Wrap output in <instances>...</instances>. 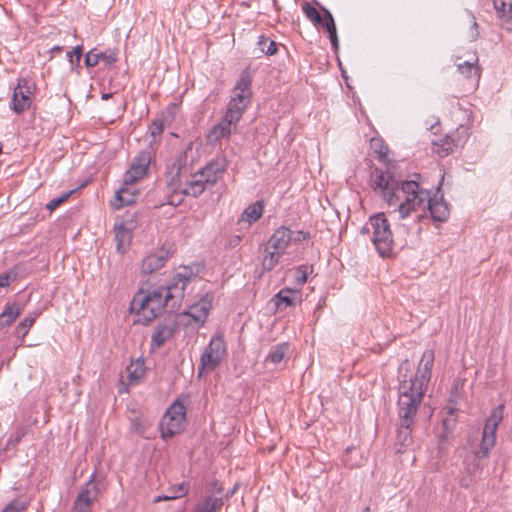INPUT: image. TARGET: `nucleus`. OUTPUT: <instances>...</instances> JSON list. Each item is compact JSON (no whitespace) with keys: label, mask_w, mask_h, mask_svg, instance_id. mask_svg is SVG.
Masks as SVG:
<instances>
[{"label":"nucleus","mask_w":512,"mask_h":512,"mask_svg":"<svg viewBox=\"0 0 512 512\" xmlns=\"http://www.w3.org/2000/svg\"><path fill=\"white\" fill-rule=\"evenodd\" d=\"M372 188L380 190L389 205L401 201L398 211L402 219L423 207L425 202H427L430 217L433 221L445 222L449 217L448 203L444 200L443 195L439 199L436 196L432 198L430 191L420 189L416 181L400 182L393 176L375 168L372 172Z\"/></svg>","instance_id":"1"},{"label":"nucleus","mask_w":512,"mask_h":512,"mask_svg":"<svg viewBox=\"0 0 512 512\" xmlns=\"http://www.w3.org/2000/svg\"><path fill=\"white\" fill-rule=\"evenodd\" d=\"M192 272L187 267H184L181 272H178L173 280L165 287H159L152 292L145 294V296L160 302L167 311L172 313L176 311L184 298V291L186 286L191 281Z\"/></svg>","instance_id":"2"},{"label":"nucleus","mask_w":512,"mask_h":512,"mask_svg":"<svg viewBox=\"0 0 512 512\" xmlns=\"http://www.w3.org/2000/svg\"><path fill=\"white\" fill-rule=\"evenodd\" d=\"M398 392L399 421L415 423V417L425 394L412 388V384H408L406 380H400Z\"/></svg>","instance_id":"3"},{"label":"nucleus","mask_w":512,"mask_h":512,"mask_svg":"<svg viewBox=\"0 0 512 512\" xmlns=\"http://www.w3.org/2000/svg\"><path fill=\"white\" fill-rule=\"evenodd\" d=\"M369 224L373 229L372 242L378 254L382 258L391 257L394 240L389 221L383 213H378L370 217Z\"/></svg>","instance_id":"4"},{"label":"nucleus","mask_w":512,"mask_h":512,"mask_svg":"<svg viewBox=\"0 0 512 512\" xmlns=\"http://www.w3.org/2000/svg\"><path fill=\"white\" fill-rule=\"evenodd\" d=\"M503 410L504 405H498L491 411L489 417L486 419L480 447L474 452L477 459L486 458L491 448L495 445L496 430L503 419Z\"/></svg>","instance_id":"5"},{"label":"nucleus","mask_w":512,"mask_h":512,"mask_svg":"<svg viewBox=\"0 0 512 512\" xmlns=\"http://www.w3.org/2000/svg\"><path fill=\"white\" fill-rule=\"evenodd\" d=\"M227 355V345L223 334L214 335L200 357L199 375L204 370L213 371Z\"/></svg>","instance_id":"6"},{"label":"nucleus","mask_w":512,"mask_h":512,"mask_svg":"<svg viewBox=\"0 0 512 512\" xmlns=\"http://www.w3.org/2000/svg\"><path fill=\"white\" fill-rule=\"evenodd\" d=\"M102 481L95 474L80 488L71 508L72 512H93L92 508L101 494Z\"/></svg>","instance_id":"7"},{"label":"nucleus","mask_w":512,"mask_h":512,"mask_svg":"<svg viewBox=\"0 0 512 512\" xmlns=\"http://www.w3.org/2000/svg\"><path fill=\"white\" fill-rule=\"evenodd\" d=\"M435 354L432 349L423 352L418 368L413 378L407 375H400V380H406L408 384H412V388L425 394L431 379L432 367L434 364Z\"/></svg>","instance_id":"8"},{"label":"nucleus","mask_w":512,"mask_h":512,"mask_svg":"<svg viewBox=\"0 0 512 512\" xmlns=\"http://www.w3.org/2000/svg\"><path fill=\"white\" fill-rule=\"evenodd\" d=\"M164 309L166 307L160 302L145 296L142 292L136 294L131 301V310L137 312L138 316H142L139 321L146 325L156 319Z\"/></svg>","instance_id":"9"},{"label":"nucleus","mask_w":512,"mask_h":512,"mask_svg":"<svg viewBox=\"0 0 512 512\" xmlns=\"http://www.w3.org/2000/svg\"><path fill=\"white\" fill-rule=\"evenodd\" d=\"M153 158V150L148 147L141 150L132 160L129 169L123 176L124 185H133L141 180L148 171V167Z\"/></svg>","instance_id":"10"},{"label":"nucleus","mask_w":512,"mask_h":512,"mask_svg":"<svg viewBox=\"0 0 512 512\" xmlns=\"http://www.w3.org/2000/svg\"><path fill=\"white\" fill-rule=\"evenodd\" d=\"M32 91L28 85V80L20 78L17 86L14 88L10 108L17 114H22L28 110L32 103Z\"/></svg>","instance_id":"11"},{"label":"nucleus","mask_w":512,"mask_h":512,"mask_svg":"<svg viewBox=\"0 0 512 512\" xmlns=\"http://www.w3.org/2000/svg\"><path fill=\"white\" fill-rule=\"evenodd\" d=\"M252 76L248 69L241 71L240 76L232 90L231 100L250 105L252 100Z\"/></svg>","instance_id":"12"},{"label":"nucleus","mask_w":512,"mask_h":512,"mask_svg":"<svg viewBox=\"0 0 512 512\" xmlns=\"http://www.w3.org/2000/svg\"><path fill=\"white\" fill-rule=\"evenodd\" d=\"M211 309V302L205 298H201L197 303L191 305L188 310L181 313V318H188L184 325L195 324L201 326L207 320L209 311Z\"/></svg>","instance_id":"13"},{"label":"nucleus","mask_w":512,"mask_h":512,"mask_svg":"<svg viewBox=\"0 0 512 512\" xmlns=\"http://www.w3.org/2000/svg\"><path fill=\"white\" fill-rule=\"evenodd\" d=\"M467 132L463 127L458 128L454 133L446 135L436 143L437 153L440 157H446L453 153L455 148L462 147L467 140Z\"/></svg>","instance_id":"14"},{"label":"nucleus","mask_w":512,"mask_h":512,"mask_svg":"<svg viewBox=\"0 0 512 512\" xmlns=\"http://www.w3.org/2000/svg\"><path fill=\"white\" fill-rule=\"evenodd\" d=\"M176 327L177 321L172 317L158 322L151 336V347L160 348L163 346L165 342L173 336Z\"/></svg>","instance_id":"15"},{"label":"nucleus","mask_w":512,"mask_h":512,"mask_svg":"<svg viewBox=\"0 0 512 512\" xmlns=\"http://www.w3.org/2000/svg\"><path fill=\"white\" fill-rule=\"evenodd\" d=\"M226 170V162L224 159H215L209 162L195 177H200L207 185H214L221 178Z\"/></svg>","instance_id":"16"},{"label":"nucleus","mask_w":512,"mask_h":512,"mask_svg":"<svg viewBox=\"0 0 512 512\" xmlns=\"http://www.w3.org/2000/svg\"><path fill=\"white\" fill-rule=\"evenodd\" d=\"M170 258L169 250L165 248L157 249L155 252L147 255L141 266V272L143 274H152L161 269Z\"/></svg>","instance_id":"17"},{"label":"nucleus","mask_w":512,"mask_h":512,"mask_svg":"<svg viewBox=\"0 0 512 512\" xmlns=\"http://www.w3.org/2000/svg\"><path fill=\"white\" fill-rule=\"evenodd\" d=\"M302 294L298 289L283 288L275 296L272 301L279 310H283L286 307L296 306L297 303H301Z\"/></svg>","instance_id":"18"},{"label":"nucleus","mask_w":512,"mask_h":512,"mask_svg":"<svg viewBox=\"0 0 512 512\" xmlns=\"http://www.w3.org/2000/svg\"><path fill=\"white\" fill-rule=\"evenodd\" d=\"M292 242V231L286 227L281 226L274 231L268 240V246L278 251L279 253L285 252L288 245Z\"/></svg>","instance_id":"19"},{"label":"nucleus","mask_w":512,"mask_h":512,"mask_svg":"<svg viewBox=\"0 0 512 512\" xmlns=\"http://www.w3.org/2000/svg\"><path fill=\"white\" fill-rule=\"evenodd\" d=\"M413 422L399 421V427L396 434V445L398 446L397 452L403 453L404 450L413 443L412 431L414 427Z\"/></svg>","instance_id":"20"},{"label":"nucleus","mask_w":512,"mask_h":512,"mask_svg":"<svg viewBox=\"0 0 512 512\" xmlns=\"http://www.w3.org/2000/svg\"><path fill=\"white\" fill-rule=\"evenodd\" d=\"M183 423V421L175 419L171 416L163 415L159 423L161 438L163 440H167L180 433L183 429Z\"/></svg>","instance_id":"21"},{"label":"nucleus","mask_w":512,"mask_h":512,"mask_svg":"<svg viewBox=\"0 0 512 512\" xmlns=\"http://www.w3.org/2000/svg\"><path fill=\"white\" fill-rule=\"evenodd\" d=\"M235 123H229L226 121V118L223 117L222 120L213 126L211 131L208 134V141L210 143H217L223 138H229L232 133V127L236 129Z\"/></svg>","instance_id":"22"},{"label":"nucleus","mask_w":512,"mask_h":512,"mask_svg":"<svg viewBox=\"0 0 512 512\" xmlns=\"http://www.w3.org/2000/svg\"><path fill=\"white\" fill-rule=\"evenodd\" d=\"M457 68L467 79L478 83L481 76V68L478 65V57L475 54L469 60L459 63Z\"/></svg>","instance_id":"23"},{"label":"nucleus","mask_w":512,"mask_h":512,"mask_svg":"<svg viewBox=\"0 0 512 512\" xmlns=\"http://www.w3.org/2000/svg\"><path fill=\"white\" fill-rule=\"evenodd\" d=\"M264 207L265 203L263 200H258L247 206L241 214L239 224L247 223L248 226H250L252 223L258 221L263 215Z\"/></svg>","instance_id":"24"},{"label":"nucleus","mask_w":512,"mask_h":512,"mask_svg":"<svg viewBox=\"0 0 512 512\" xmlns=\"http://www.w3.org/2000/svg\"><path fill=\"white\" fill-rule=\"evenodd\" d=\"M132 185H124L116 192L112 206L114 209L119 210L125 205H130L135 202L136 190L132 189Z\"/></svg>","instance_id":"25"},{"label":"nucleus","mask_w":512,"mask_h":512,"mask_svg":"<svg viewBox=\"0 0 512 512\" xmlns=\"http://www.w3.org/2000/svg\"><path fill=\"white\" fill-rule=\"evenodd\" d=\"M248 105H245L243 103H238L235 100H229L227 105V110L224 115L226 118V121L229 123H237L241 120L245 110L247 109Z\"/></svg>","instance_id":"26"},{"label":"nucleus","mask_w":512,"mask_h":512,"mask_svg":"<svg viewBox=\"0 0 512 512\" xmlns=\"http://www.w3.org/2000/svg\"><path fill=\"white\" fill-rule=\"evenodd\" d=\"M21 312L22 309L17 303L7 304L0 314V329L9 327L20 316Z\"/></svg>","instance_id":"27"},{"label":"nucleus","mask_w":512,"mask_h":512,"mask_svg":"<svg viewBox=\"0 0 512 512\" xmlns=\"http://www.w3.org/2000/svg\"><path fill=\"white\" fill-rule=\"evenodd\" d=\"M223 504L222 497L207 495L202 502L195 506L194 512H218L222 508Z\"/></svg>","instance_id":"28"},{"label":"nucleus","mask_w":512,"mask_h":512,"mask_svg":"<svg viewBox=\"0 0 512 512\" xmlns=\"http://www.w3.org/2000/svg\"><path fill=\"white\" fill-rule=\"evenodd\" d=\"M115 230V240L117 242V251L124 253L126 246L129 245L131 240V231L128 229L124 223L116 224L114 227Z\"/></svg>","instance_id":"29"},{"label":"nucleus","mask_w":512,"mask_h":512,"mask_svg":"<svg viewBox=\"0 0 512 512\" xmlns=\"http://www.w3.org/2000/svg\"><path fill=\"white\" fill-rule=\"evenodd\" d=\"M288 351H289L288 343H281V344H277V345L273 346L271 348L269 354L265 358V363L277 366L285 358Z\"/></svg>","instance_id":"30"},{"label":"nucleus","mask_w":512,"mask_h":512,"mask_svg":"<svg viewBox=\"0 0 512 512\" xmlns=\"http://www.w3.org/2000/svg\"><path fill=\"white\" fill-rule=\"evenodd\" d=\"M206 185L207 184L204 182V180H202L200 177L194 176V179L186 184V187L183 188L182 192L185 195L198 197L204 192Z\"/></svg>","instance_id":"31"},{"label":"nucleus","mask_w":512,"mask_h":512,"mask_svg":"<svg viewBox=\"0 0 512 512\" xmlns=\"http://www.w3.org/2000/svg\"><path fill=\"white\" fill-rule=\"evenodd\" d=\"M302 10L304 12V14L306 15V17L312 21L315 25H323V23L325 22V12H323V15H321L319 13V11L314 7L312 6L310 3L308 2H304L302 4Z\"/></svg>","instance_id":"32"},{"label":"nucleus","mask_w":512,"mask_h":512,"mask_svg":"<svg viewBox=\"0 0 512 512\" xmlns=\"http://www.w3.org/2000/svg\"><path fill=\"white\" fill-rule=\"evenodd\" d=\"M165 416H171L175 419H178L180 421H185L186 418V408L184 404L179 401L175 400L166 410L164 413Z\"/></svg>","instance_id":"33"},{"label":"nucleus","mask_w":512,"mask_h":512,"mask_svg":"<svg viewBox=\"0 0 512 512\" xmlns=\"http://www.w3.org/2000/svg\"><path fill=\"white\" fill-rule=\"evenodd\" d=\"M27 433V429L23 426H18L15 428V430L10 434L7 442H6V446H5V450H11V449H15L16 446L20 443V441L22 440V438L26 435Z\"/></svg>","instance_id":"34"},{"label":"nucleus","mask_w":512,"mask_h":512,"mask_svg":"<svg viewBox=\"0 0 512 512\" xmlns=\"http://www.w3.org/2000/svg\"><path fill=\"white\" fill-rule=\"evenodd\" d=\"M313 272V266L308 264L300 265L296 268L294 280L296 284L303 285L307 282L308 276Z\"/></svg>","instance_id":"35"},{"label":"nucleus","mask_w":512,"mask_h":512,"mask_svg":"<svg viewBox=\"0 0 512 512\" xmlns=\"http://www.w3.org/2000/svg\"><path fill=\"white\" fill-rule=\"evenodd\" d=\"M258 46L261 52L266 55H274L277 53L276 42L270 40L268 37L264 35L259 36Z\"/></svg>","instance_id":"36"},{"label":"nucleus","mask_w":512,"mask_h":512,"mask_svg":"<svg viewBox=\"0 0 512 512\" xmlns=\"http://www.w3.org/2000/svg\"><path fill=\"white\" fill-rule=\"evenodd\" d=\"M83 55V46L78 45L71 51H68L66 56L71 65L72 70H77L80 67V61Z\"/></svg>","instance_id":"37"},{"label":"nucleus","mask_w":512,"mask_h":512,"mask_svg":"<svg viewBox=\"0 0 512 512\" xmlns=\"http://www.w3.org/2000/svg\"><path fill=\"white\" fill-rule=\"evenodd\" d=\"M321 11L325 12V22L323 23L322 27H324L328 32L329 38L332 39V37H338L335 21L331 12L325 7H321Z\"/></svg>","instance_id":"38"},{"label":"nucleus","mask_w":512,"mask_h":512,"mask_svg":"<svg viewBox=\"0 0 512 512\" xmlns=\"http://www.w3.org/2000/svg\"><path fill=\"white\" fill-rule=\"evenodd\" d=\"M281 255H283V253H279L276 250L269 251L262 261L263 270L264 271L272 270L279 262Z\"/></svg>","instance_id":"39"},{"label":"nucleus","mask_w":512,"mask_h":512,"mask_svg":"<svg viewBox=\"0 0 512 512\" xmlns=\"http://www.w3.org/2000/svg\"><path fill=\"white\" fill-rule=\"evenodd\" d=\"M494 8L501 17H510L512 3L509 0H493Z\"/></svg>","instance_id":"40"},{"label":"nucleus","mask_w":512,"mask_h":512,"mask_svg":"<svg viewBox=\"0 0 512 512\" xmlns=\"http://www.w3.org/2000/svg\"><path fill=\"white\" fill-rule=\"evenodd\" d=\"M35 322L34 317L24 318L16 327L15 333L18 337L24 338Z\"/></svg>","instance_id":"41"},{"label":"nucleus","mask_w":512,"mask_h":512,"mask_svg":"<svg viewBox=\"0 0 512 512\" xmlns=\"http://www.w3.org/2000/svg\"><path fill=\"white\" fill-rule=\"evenodd\" d=\"M371 148L378 155L379 160L386 159L389 150L382 140L373 138L371 140Z\"/></svg>","instance_id":"42"},{"label":"nucleus","mask_w":512,"mask_h":512,"mask_svg":"<svg viewBox=\"0 0 512 512\" xmlns=\"http://www.w3.org/2000/svg\"><path fill=\"white\" fill-rule=\"evenodd\" d=\"M75 190H71V191H68V192H65L63 193L61 196L57 197V198H54L52 200H50L47 204H46V208L49 210V211H54L57 207H59L62 203L66 202L68 200V198L74 193Z\"/></svg>","instance_id":"43"},{"label":"nucleus","mask_w":512,"mask_h":512,"mask_svg":"<svg viewBox=\"0 0 512 512\" xmlns=\"http://www.w3.org/2000/svg\"><path fill=\"white\" fill-rule=\"evenodd\" d=\"M17 277V272L14 270H9L0 275V287L5 288L10 285L12 280H15Z\"/></svg>","instance_id":"44"},{"label":"nucleus","mask_w":512,"mask_h":512,"mask_svg":"<svg viewBox=\"0 0 512 512\" xmlns=\"http://www.w3.org/2000/svg\"><path fill=\"white\" fill-rule=\"evenodd\" d=\"M99 61V53H95L93 50H91L86 54L84 63L86 67L93 68L98 65Z\"/></svg>","instance_id":"45"},{"label":"nucleus","mask_w":512,"mask_h":512,"mask_svg":"<svg viewBox=\"0 0 512 512\" xmlns=\"http://www.w3.org/2000/svg\"><path fill=\"white\" fill-rule=\"evenodd\" d=\"M25 509L26 503L19 500H13L3 509L2 512H21L22 510Z\"/></svg>","instance_id":"46"},{"label":"nucleus","mask_w":512,"mask_h":512,"mask_svg":"<svg viewBox=\"0 0 512 512\" xmlns=\"http://www.w3.org/2000/svg\"><path fill=\"white\" fill-rule=\"evenodd\" d=\"M147 427L148 424L145 421L141 420L140 418H134L132 420V428L139 435H144Z\"/></svg>","instance_id":"47"},{"label":"nucleus","mask_w":512,"mask_h":512,"mask_svg":"<svg viewBox=\"0 0 512 512\" xmlns=\"http://www.w3.org/2000/svg\"><path fill=\"white\" fill-rule=\"evenodd\" d=\"M100 60H103L106 64L111 65L117 61L116 53L112 50H106L100 52Z\"/></svg>","instance_id":"48"},{"label":"nucleus","mask_w":512,"mask_h":512,"mask_svg":"<svg viewBox=\"0 0 512 512\" xmlns=\"http://www.w3.org/2000/svg\"><path fill=\"white\" fill-rule=\"evenodd\" d=\"M164 129L163 121L159 119H155L152 121L150 126L151 135L153 137L159 136L162 134Z\"/></svg>","instance_id":"49"},{"label":"nucleus","mask_w":512,"mask_h":512,"mask_svg":"<svg viewBox=\"0 0 512 512\" xmlns=\"http://www.w3.org/2000/svg\"><path fill=\"white\" fill-rule=\"evenodd\" d=\"M127 371L131 383L139 380L143 376V369L135 368L134 370H131L130 366L127 368Z\"/></svg>","instance_id":"50"},{"label":"nucleus","mask_w":512,"mask_h":512,"mask_svg":"<svg viewBox=\"0 0 512 512\" xmlns=\"http://www.w3.org/2000/svg\"><path fill=\"white\" fill-rule=\"evenodd\" d=\"M311 237L310 233L307 231H297L295 235L292 234V241L294 243H300L305 240H308Z\"/></svg>","instance_id":"51"},{"label":"nucleus","mask_w":512,"mask_h":512,"mask_svg":"<svg viewBox=\"0 0 512 512\" xmlns=\"http://www.w3.org/2000/svg\"><path fill=\"white\" fill-rule=\"evenodd\" d=\"M186 160H187V154H186V152H181V153L178 155L177 160H176V161H175V163L173 164V166L177 168V172H178V173H180V172L182 171V169L184 168L185 163H186Z\"/></svg>","instance_id":"52"},{"label":"nucleus","mask_w":512,"mask_h":512,"mask_svg":"<svg viewBox=\"0 0 512 512\" xmlns=\"http://www.w3.org/2000/svg\"><path fill=\"white\" fill-rule=\"evenodd\" d=\"M472 19H473V22H472V26L470 29V38H471V41H475L479 37V26H478V23L476 22L475 17L473 15H472Z\"/></svg>","instance_id":"53"},{"label":"nucleus","mask_w":512,"mask_h":512,"mask_svg":"<svg viewBox=\"0 0 512 512\" xmlns=\"http://www.w3.org/2000/svg\"><path fill=\"white\" fill-rule=\"evenodd\" d=\"M189 491V487H188V484L183 482L181 484H179V486L177 487V491L174 495L178 497H181V496H184L188 493Z\"/></svg>","instance_id":"54"},{"label":"nucleus","mask_w":512,"mask_h":512,"mask_svg":"<svg viewBox=\"0 0 512 512\" xmlns=\"http://www.w3.org/2000/svg\"><path fill=\"white\" fill-rule=\"evenodd\" d=\"M455 423H456V418L446 417L443 419V426L447 430L452 429L455 426Z\"/></svg>","instance_id":"55"},{"label":"nucleus","mask_w":512,"mask_h":512,"mask_svg":"<svg viewBox=\"0 0 512 512\" xmlns=\"http://www.w3.org/2000/svg\"><path fill=\"white\" fill-rule=\"evenodd\" d=\"M211 490L215 491L217 494H221L223 491V487L217 481H215L211 484Z\"/></svg>","instance_id":"56"},{"label":"nucleus","mask_w":512,"mask_h":512,"mask_svg":"<svg viewBox=\"0 0 512 512\" xmlns=\"http://www.w3.org/2000/svg\"><path fill=\"white\" fill-rule=\"evenodd\" d=\"M331 41V46H332V49L335 53L338 52L339 50V41H338V37H332V39H330Z\"/></svg>","instance_id":"57"},{"label":"nucleus","mask_w":512,"mask_h":512,"mask_svg":"<svg viewBox=\"0 0 512 512\" xmlns=\"http://www.w3.org/2000/svg\"><path fill=\"white\" fill-rule=\"evenodd\" d=\"M445 411H446L447 415H448L450 418H454L453 416H455V415H456V413H457L458 409H457V408H455V407H451V406H449V407H445Z\"/></svg>","instance_id":"58"},{"label":"nucleus","mask_w":512,"mask_h":512,"mask_svg":"<svg viewBox=\"0 0 512 512\" xmlns=\"http://www.w3.org/2000/svg\"><path fill=\"white\" fill-rule=\"evenodd\" d=\"M241 239H242V237H241V236H239V235L234 236V237L230 240V245H231V246H236V245H238V244L240 243Z\"/></svg>","instance_id":"59"},{"label":"nucleus","mask_w":512,"mask_h":512,"mask_svg":"<svg viewBox=\"0 0 512 512\" xmlns=\"http://www.w3.org/2000/svg\"><path fill=\"white\" fill-rule=\"evenodd\" d=\"M177 496L176 495H172V496H158L156 499H155V502H159L161 500H170V499H176Z\"/></svg>","instance_id":"60"},{"label":"nucleus","mask_w":512,"mask_h":512,"mask_svg":"<svg viewBox=\"0 0 512 512\" xmlns=\"http://www.w3.org/2000/svg\"><path fill=\"white\" fill-rule=\"evenodd\" d=\"M425 218H426V215H425V213H424V211H423L422 213H420V214H418V215L416 216V220H415V221H416V222H421V221H422L423 219H425Z\"/></svg>","instance_id":"61"},{"label":"nucleus","mask_w":512,"mask_h":512,"mask_svg":"<svg viewBox=\"0 0 512 512\" xmlns=\"http://www.w3.org/2000/svg\"><path fill=\"white\" fill-rule=\"evenodd\" d=\"M112 95H113L112 93H102L101 99L102 100H108V99H110L112 97Z\"/></svg>","instance_id":"62"},{"label":"nucleus","mask_w":512,"mask_h":512,"mask_svg":"<svg viewBox=\"0 0 512 512\" xmlns=\"http://www.w3.org/2000/svg\"><path fill=\"white\" fill-rule=\"evenodd\" d=\"M62 49L63 48L61 46L57 45V46H54L53 48H51V52L52 53H55V52L60 53L62 51Z\"/></svg>","instance_id":"63"},{"label":"nucleus","mask_w":512,"mask_h":512,"mask_svg":"<svg viewBox=\"0 0 512 512\" xmlns=\"http://www.w3.org/2000/svg\"><path fill=\"white\" fill-rule=\"evenodd\" d=\"M235 491H236V487H234L231 491H229L226 494V498L228 499V498L232 497L234 495Z\"/></svg>","instance_id":"64"}]
</instances>
